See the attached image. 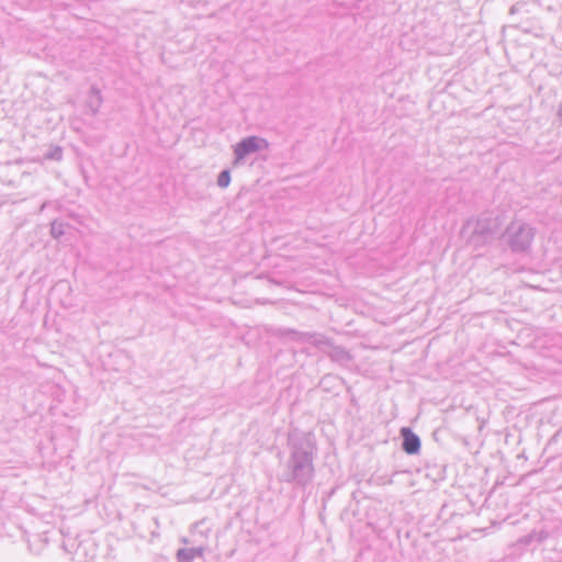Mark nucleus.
<instances>
[{
    "label": "nucleus",
    "mask_w": 562,
    "mask_h": 562,
    "mask_svg": "<svg viewBox=\"0 0 562 562\" xmlns=\"http://www.w3.org/2000/svg\"><path fill=\"white\" fill-rule=\"evenodd\" d=\"M510 13H512V14L516 13V9H515V7H514V5L510 8Z\"/></svg>",
    "instance_id": "dca6fc26"
},
{
    "label": "nucleus",
    "mask_w": 562,
    "mask_h": 562,
    "mask_svg": "<svg viewBox=\"0 0 562 562\" xmlns=\"http://www.w3.org/2000/svg\"><path fill=\"white\" fill-rule=\"evenodd\" d=\"M557 117L560 120V122L562 123V102L560 103L559 108H558V111H557Z\"/></svg>",
    "instance_id": "2eb2a0df"
},
{
    "label": "nucleus",
    "mask_w": 562,
    "mask_h": 562,
    "mask_svg": "<svg viewBox=\"0 0 562 562\" xmlns=\"http://www.w3.org/2000/svg\"><path fill=\"white\" fill-rule=\"evenodd\" d=\"M45 158L46 159H50V160H61L63 158V149L61 147L59 146H55L53 148H50L46 154H45Z\"/></svg>",
    "instance_id": "f8f14e48"
},
{
    "label": "nucleus",
    "mask_w": 562,
    "mask_h": 562,
    "mask_svg": "<svg viewBox=\"0 0 562 562\" xmlns=\"http://www.w3.org/2000/svg\"><path fill=\"white\" fill-rule=\"evenodd\" d=\"M66 223L55 220L50 224V235L55 239H59L65 234Z\"/></svg>",
    "instance_id": "9d476101"
},
{
    "label": "nucleus",
    "mask_w": 562,
    "mask_h": 562,
    "mask_svg": "<svg viewBox=\"0 0 562 562\" xmlns=\"http://www.w3.org/2000/svg\"><path fill=\"white\" fill-rule=\"evenodd\" d=\"M533 236L532 227L525 223H512L506 229L507 243L514 252L528 250Z\"/></svg>",
    "instance_id": "f03ea898"
},
{
    "label": "nucleus",
    "mask_w": 562,
    "mask_h": 562,
    "mask_svg": "<svg viewBox=\"0 0 562 562\" xmlns=\"http://www.w3.org/2000/svg\"><path fill=\"white\" fill-rule=\"evenodd\" d=\"M288 447L290 454L285 462L284 470L279 476V481L305 487L313 481L315 475V437L311 432H303L295 429L289 432Z\"/></svg>",
    "instance_id": "f257e3e1"
},
{
    "label": "nucleus",
    "mask_w": 562,
    "mask_h": 562,
    "mask_svg": "<svg viewBox=\"0 0 562 562\" xmlns=\"http://www.w3.org/2000/svg\"><path fill=\"white\" fill-rule=\"evenodd\" d=\"M495 221L490 217H480L475 221H468L463 232L471 231L469 241L476 246L486 243L495 233Z\"/></svg>",
    "instance_id": "7ed1b4c3"
},
{
    "label": "nucleus",
    "mask_w": 562,
    "mask_h": 562,
    "mask_svg": "<svg viewBox=\"0 0 562 562\" xmlns=\"http://www.w3.org/2000/svg\"><path fill=\"white\" fill-rule=\"evenodd\" d=\"M268 147L269 143L265 138L258 136H247L243 138L234 147L235 165L239 164L248 155L268 149Z\"/></svg>",
    "instance_id": "39448f33"
},
{
    "label": "nucleus",
    "mask_w": 562,
    "mask_h": 562,
    "mask_svg": "<svg viewBox=\"0 0 562 562\" xmlns=\"http://www.w3.org/2000/svg\"><path fill=\"white\" fill-rule=\"evenodd\" d=\"M231 183V171L228 169H224L220 172L217 177V186L220 188H227Z\"/></svg>",
    "instance_id": "9b49d317"
},
{
    "label": "nucleus",
    "mask_w": 562,
    "mask_h": 562,
    "mask_svg": "<svg viewBox=\"0 0 562 562\" xmlns=\"http://www.w3.org/2000/svg\"><path fill=\"white\" fill-rule=\"evenodd\" d=\"M103 103V98L101 91L98 87L92 86L90 88L86 105L90 110L92 115H97L100 111V108Z\"/></svg>",
    "instance_id": "1a4fd4ad"
},
{
    "label": "nucleus",
    "mask_w": 562,
    "mask_h": 562,
    "mask_svg": "<svg viewBox=\"0 0 562 562\" xmlns=\"http://www.w3.org/2000/svg\"><path fill=\"white\" fill-rule=\"evenodd\" d=\"M402 449L407 454H417L420 450L419 437L408 427L401 429Z\"/></svg>",
    "instance_id": "6e6552de"
},
{
    "label": "nucleus",
    "mask_w": 562,
    "mask_h": 562,
    "mask_svg": "<svg viewBox=\"0 0 562 562\" xmlns=\"http://www.w3.org/2000/svg\"><path fill=\"white\" fill-rule=\"evenodd\" d=\"M187 548H181L177 551L176 558L178 562H193L194 558L190 554Z\"/></svg>",
    "instance_id": "ddd939ff"
},
{
    "label": "nucleus",
    "mask_w": 562,
    "mask_h": 562,
    "mask_svg": "<svg viewBox=\"0 0 562 562\" xmlns=\"http://www.w3.org/2000/svg\"><path fill=\"white\" fill-rule=\"evenodd\" d=\"M327 341L329 342L324 348H317L319 351L326 353L331 361L338 363L339 366L347 367L352 361L351 353L344 347L337 346L334 341L327 337Z\"/></svg>",
    "instance_id": "0eeeda50"
},
{
    "label": "nucleus",
    "mask_w": 562,
    "mask_h": 562,
    "mask_svg": "<svg viewBox=\"0 0 562 562\" xmlns=\"http://www.w3.org/2000/svg\"><path fill=\"white\" fill-rule=\"evenodd\" d=\"M66 552L72 554L74 562H90L97 555V546L91 539H85L79 542L68 540L63 544Z\"/></svg>",
    "instance_id": "20e7f679"
},
{
    "label": "nucleus",
    "mask_w": 562,
    "mask_h": 562,
    "mask_svg": "<svg viewBox=\"0 0 562 562\" xmlns=\"http://www.w3.org/2000/svg\"><path fill=\"white\" fill-rule=\"evenodd\" d=\"M284 335L291 340L295 342H310L316 348H324L329 342L327 341V337L319 333H310V331H297L294 329H286Z\"/></svg>",
    "instance_id": "423d86ee"
},
{
    "label": "nucleus",
    "mask_w": 562,
    "mask_h": 562,
    "mask_svg": "<svg viewBox=\"0 0 562 562\" xmlns=\"http://www.w3.org/2000/svg\"><path fill=\"white\" fill-rule=\"evenodd\" d=\"M187 550H188L189 552H191L190 554H192L194 559H196V558H203L204 552H205L204 547L187 548Z\"/></svg>",
    "instance_id": "4468645a"
}]
</instances>
